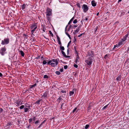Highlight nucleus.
Returning <instances> with one entry per match:
<instances>
[{
  "mask_svg": "<svg viewBox=\"0 0 129 129\" xmlns=\"http://www.w3.org/2000/svg\"><path fill=\"white\" fill-rule=\"evenodd\" d=\"M93 52L91 51L88 52V55L87 56V59L85 60V62L90 67L91 66L92 64L94 58Z\"/></svg>",
  "mask_w": 129,
  "mask_h": 129,
  "instance_id": "f257e3e1",
  "label": "nucleus"
},
{
  "mask_svg": "<svg viewBox=\"0 0 129 129\" xmlns=\"http://www.w3.org/2000/svg\"><path fill=\"white\" fill-rule=\"evenodd\" d=\"M59 61L58 59H52L49 61L47 62V63L48 64L50 63V64L52 67H54L57 65Z\"/></svg>",
  "mask_w": 129,
  "mask_h": 129,
  "instance_id": "f03ea898",
  "label": "nucleus"
},
{
  "mask_svg": "<svg viewBox=\"0 0 129 129\" xmlns=\"http://www.w3.org/2000/svg\"><path fill=\"white\" fill-rule=\"evenodd\" d=\"M52 10L51 9H47L46 13L47 20L49 21L51 20L52 16Z\"/></svg>",
  "mask_w": 129,
  "mask_h": 129,
  "instance_id": "7ed1b4c3",
  "label": "nucleus"
},
{
  "mask_svg": "<svg viewBox=\"0 0 129 129\" xmlns=\"http://www.w3.org/2000/svg\"><path fill=\"white\" fill-rule=\"evenodd\" d=\"M9 42V39L8 38L5 39L4 40L2 41L1 44L2 45L7 44Z\"/></svg>",
  "mask_w": 129,
  "mask_h": 129,
  "instance_id": "20e7f679",
  "label": "nucleus"
},
{
  "mask_svg": "<svg viewBox=\"0 0 129 129\" xmlns=\"http://www.w3.org/2000/svg\"><path fill=\"white\" fill-rule=\"evenodd\" d=\"M6 49L5 47H3L1 48L0 50V54H1L2 56H3L6 53L5 52L6 51Z\"/></svg>",
  "mask_w": 129,
  "mask_h": 129,
  "instance_id": "39448f33",
  "label": "nucleus"
},
{
  "mask_svg": "<svg viewBox=\"0 0 129 129\" xmlns=\"http://www.w3.org/2000/svg\"><path fill=\"white\" fill-rule=\"evenodd\" d=\"M79 57L78 55H77L76 56L75 63L76 64H78V63L79 62Z\"/></svg>",
  "mask_w": 129,
  "mask_h": 129,
  "instance_id": "423d86ee",
  "label": "nucleus"
},
{
  "mask_svg": "<svg viewBox=\"0 0 129 129\" xmlns=\"http://www.w3.org/2000/svg\"><path fill=\"white\" fill-rule=\"evenodd\" d=\"M91 4L92 6L95 7L96 6V3L94 0H93L91 2Z\"/></svg>",
  "mask_w": 129,
  "mask_h": 129,
  "instance_id": "0eeeda50",
  "label": "nucleus"
},
{
  "mask_svg": "<svg viewBox=\"0 0 129 129\" xmlns=\"http://www.w3.org/2000/svg\"><path fill=\"white\" fill-rule=\"evenodd\" d=\"M82 3L81 2H80L78 3H77L76 4L77 7L79 8H80L81 6H82Z\"/></svg>",
  "mask_w": 129,
  "mask_h": 129,
  "instance_id": "6e6552de",
  "label": "nucleus"
},
{
  "mask_svg": "<svg viewBox=\"0 0 129 129\" xmlns=\"http://www.w3.org/2000/svg\"><path fill=\"white\" fill-rule=\"evenodd\" d=\"M118 44H119V45L120 46L124 45L125 44V43L123 42L121 40L119 41Z\"/></svg>",
  "mask_w": 129,
  "mask_h": 129,
  "instance_id": "1a4fd4ad",
  "label": "nucleus"
},
{
  "mask_svg": "<svg viewBox=\"0 0 129 129\" xmlns=\"http://www.w3.org/2000/svg\"><path fill=\"white\" fill-rule=\"evenodd\" d=\"M42 29L43 31L44 32H45L46 30L45 26L43 25H42Z\"/></svg>",
  "mask_w": 129,
  "mask_h": 129,
  "instance_id": "9d476101",
  "label": "nucleus"
},
{
  "mask_svg": "<svg viewBox=\"0 0 129 129\" xmlns=\"http://www.w3.org/2000/svg\"><path fill=\"white\" fill-rule=\"evenodd\" d=\"M82 8H88L87 6L85 4H83L82 5Z\"/></svg>",
  "mask_w": 129,
  "mask_h": 129,
  "instance_id": "9b49d317",
  "label": "nucleus"
},
{
  "mask_svg": "<svg viewBox=\"0 0 129 129\" xmlns=\"http://www.w3.org/2000/svg\"><path fill=\"white\" fill-rule=\"evenodd\" d=\"M36 26H37L36 24H34L32 25L30 27V28L31 29H33Z\"/></svg>",
  "mask_w": 129,
  "mask_h": 129,
  "instance_id": "f8f14e48",
  "label": "nucleus"
},
{
  "mask_svg": "<svg viewBox=\"0 0 129 129\" xmlns=\"http://www.w3.org/2000/svg\"><path fill=\"white\" fill-rule=\"evenodd\" d=\"M61 52L63 54V55L64 57H68V56H67L66 55L65 53L63 51H61Z\"/></svg>",
  "mask_w": 129,
  "mask_h": 129,
  "instance_id": "ddd939ff",
  "label": "nucleus"
},
{
  "mask_svg": "<svg viewBox=\"0 0 129 129\" xmlns=\"http://www.w3.org/2000/svg\"><path fill=\"white\" fill-rule=\"evenodd\" d=\"M37 28V26H36L35 28H33V29H32L31 31V34H33L34 31H35V29H36Z\"/></svg>",
  "mask_w": 129,
  "mask_h": 129,
  "instance_id": "4468645a",
  "label": "nucleus"
},
{
  "mask_svg": "<svg viewBox=\"0 0 129 129\" xmlns=\"http://www.w3.org/2000/svg\"><path fill=\"white\" fill-rule=\"evenodd\" d=\"M126 38H124L123 37V38L121 39V40L122 41V42H124L125 44V42H125V41H126Z\"/></svg>",
  "mask_w": 129,
  "mask_h": 129,
  "instance_id": "2eb2a0df",
  "label": "nucleus"
},
{
  "mask_svg": "<svg viewBox=\"0 0 129 129\" xmlns=\"http://www.w3.org/2000/svg\"><path fill=\"white\" fill-rule=\"evenodd\" d=\"M37 84L36 83H35L33 85H30V88H32L33 87H34V86H36Z\"/></svg>",
  "mask_w": 129,
  "mask_h": 129,
  "instance_id": "dca6fc26",
  "label": "nucleus"
},
{
  "mask_svg": "<svg viewBox=\"0 0 129 129\" xmlns=\"http://www.w3.org/2000/svg\"><path fill=\"white\" fill-rule=\"evenodd\" d=\"M20 52L21 54V56H24V52H23V51L22 50H20Z\"/></svg>",
  "mask_w": 129,
  "mask_h": 129,
  "instance_id": "f3484780",
  "label": "nucleus"
},
{
  "mask_svg": "<svg viewBox=\"0 0 129 129\" xmlns=\"http://www.w3.org/2000/svg\"><path fill=\"white\" fill-rule=\"evenodd\" d=\"M120 46L119 45V44H117L116 45H115L113 47V49H114L116 47H118Z\"/></svg>",
  "mask_w": 129,
  "mask_h": 129,
  "instance_id": "a211bd4d",
  "label": "nucleus"
},
{
  "mask_svg": "<svg viewBox=\"0 0 129 129\" xmlns=\"http://www.w3.org/2000/svg\"><path fill=\"white\" fill-rule=\"evenodd\" d=\"M42 100H38L36 102V103L39 104H40V102Z\"/></svg>",
  "mask_w": 129,
  "mask_h": 129,
  "instance_id": "6ab92c4d",
  "label": "nucleus"
},
{
  "mask_svg": "<svg viewBox=\"0 0 129 129\" xmlns=\"http://www.w3.org/2000/svg\"><path fill=\"white\" fill-rule=\"evenodd\" d=\"M74 19V17H73V18H72V19L70 20L69 22L68 23V24H70L71 23V22Z\"/></svg>",
  "mask_w": 129,
  "mask_h": 129,
  "instance_id": "aec40b11",
  "label": "nucleus"
},
{
  "mask_svg": "<svg viewBox=\"0 0 129 129\" xmlns=\"http://www.w3.org/2000/svg\"><path fill=\"white\" fill-rule=\"evenodd\" d=\"M120 77H121L120 75H119L118 77H117L116 78V80L118 81H120Z\"/></svg>",
  "mask_w": 129,
  "mask_h": 129,
  "instance_id": "412c9836",
  "label": "nucleus"
},
{
  "mask_svg": "<svg viewBox=\"0 0 129 129\" xmlns=\"http://www.w3.org/2000/svg\"><path fill=\"white\" fill-rule=\"evenodd\" d=\"M74 93V92L73 91H70V96H71L73 95Z\"/></svg>",
  "mask_w": 129,
  "mask_h": 129,
  "instance_id": "4be33fe9",
  "label": "nucleus"
},
{
  "mask_svg": "<svg viewBox=\"0 0 129 129\" xmlns=\"http://www.w3.org/2000/svg\"><path fill=\"white\" fill-rule=\"evenodd\" d=\"M60 51H63V50H64V48L63 46H61L60 47Z\"/></svg>",
  "mask_w": 129,
  "mask_h": 129,
  "instance_id": "5701e85b",
  "label": "nucleus"
},
{
  "mask_svg": "<svg viewBox=\"0 0 129 129\" xmlns=\"http://www.w3.org/2000/svg\"><path fill=\"white\" fill-rule=\"evenodd\" d=\"M47 95V94L46 93H44V94H43L42 95L43 97L44 98H45L46 97Z\"/></svg>",
  "mask_w": 129,
  "mask_h": 129,
  "instance_id": "b1692460",
  "label": "nucleus"
},
{
  "mask_svg": "<svg viewBox=\"0 0 129 129\" xmlns=\"http://www.w3.org/2000/svg\"><path fill=\"white\" fill-rule=\"evenodd\" d=\"M49 76L47 75H45L43 77L44 79H48L49 78Z\"/></svg>",
  "mask_w": 129,
  "mask_h": 129,
  "instance_id": "393cba45",
  "label": "nucleus"
},
{
  "mask_svg": "<svg viewBox=\"0 0 129 129\" xmlns=\"http://www.w3.org/2000/svg\"><path fill=\"white\" fill-rule=\"evenodd\" d=\"M24 112H27L29 110V109L28 108H24Z\"/></svg>",
  "mask_w": 129,
  "mask_h": 129,
  "instance_id": "a878e982",
  "label": "nucleus"
},
{
  "mask_svg": "<svg viewBox=\"0 0 129 129\" xmlns=\"http://www.w3.org/2000/svg\"><path fill=\"white\" fill-rule=\"evenodd\" d=\"M109 54H107L105 55L104 58L105 59H107V57H109Z\"/></svg>",
  "mask_w": 129,
  "mask_h": 129,
  "instance_id": "bb28decb",
  "label": "nucleus"
},
{
  "mask_svg": "<svg viewBox=\"0 0 129 129\" xmlns=\"http://www.w3.org/2000/svg\"><path fill=\"white\" fill-rule=\"evenodd\" d=\"M27 5V4L25 5V4H24L21 6V8H25L26 7V6Z\"/></svg>",
  "mask_w": 129,
  "mask_h": 129,
  "instance_id": "cd10ccee",
  "label": "nucleus"
},
{
  "mask_svg": "<svg viewBox=\"0 0 129 129\" xmlns=\"http://www.w3.org/2000/svg\"><path fill=\"white\" fill-rule=\"evenodd\" d=\"M32 120H33V119L31 118H30L29 119L28 121H29V123H32L31 122L32 121Z\"/></svg>",
  "mask_w": 129,
  "mask_h": 129,
  "instance_id": "c85d7f7f",
  "label": "nucleus"
},
{
  "mask_svg": "<svg viewBox=\"0 0 129 129\" xmlns=\"http://www.w3.org/2000/svg\"><path fill=\"white\" fill-rule=\"evenodd\" d=\"M55 73L56 74L58 75H59L60 74V72L58 71H56Z\"/></svg>",
  "mask_w": 129,
  "mask_h": 129,
  "instance_id": "c756f323",
  "label": "nucleus"
},
{
  "mask_svg": "<svg viewBox=\"0 0 129 129\" xmlns=\"http://www.w3.org/2000/svg\"><path fill=\"white\" fill-rule=\"evenodd\" d=\"M66 34L68 36V37L70 39H71V37L70 36V35L67 32H66Z\"/></svg>",
  "mask_w": 129,
  "mask_h": 129,
  "instance_id": "7c9ffc66",
  "label": "nucleus"
},
{
  "mask_svg": "<svg viewBox=\"0 0 129 129\" xmlns=\"http://www.w3.org/2000/svg\"><path fill=\"white\" fill-rule=\"evenodd\" d=\"M24 106L23 105H22L20 107V109H22L23 108H24Z\"/></svg>",
  "mask_w": 129,
  "mask_h": 129,
  "instance_id": "2f4dec72",
  "label": "nucleus"
},
{
  "mask_svg": "<svg viewBox=\"0 0 129 129\" xmlns=\"http://www.w3.org/2000/svg\"><path fill=\"white\" fill-rule=\"evenodd\" d=\"M88 9H83V11L84 12H86L87 11Z\"/></svg>",
  "mask_w": 129,
  "mask_h": 129,
  "instance_id": "473e14b6",
  "label": "nucleus"
},
{
  "mask_svg": "<svg viewBox=\"0 0 129 129\" xmlns=\"http://www.w3.org/2000/svg\"><path fill=\"white\" fill-rule=\"evenodd\" d=\"M47 63V62L46 60H44L43 62V63L44 64H45Z\"/></svg>",
  "mask_w": 129,
  "mask_h": 129,
  "instance_id": "72a5a7b5",
  "label": "nucleus"
},
{
  "mask_svg": "<svg viewBox=\"0 0 129 129\" xmlns=\"http://www.w3.org/2000/svg\"><path fill=\"white\" fill-rule=\"evenodd\" d=\"M72 27V25H70L69 28H68V31H69L70 30V29Z\"/></svg>",
  "mask_w": 129,
  "mask_h": 129,
  "instance_id": "f704fd0d",
  "label": "nucleus"
},
{
  "mask_svg": "<svg viewBox=\"0 0 129 129\" xmlns=\"http://www.w3.org/2000/svg\"><path fill=\"white\" fill-rule=\"evenodd\" d=\"M58 44L60 45V46H61V42L60 40L58 41Z\"/></svg>",
  "mask_w": 129,
  "mask_h": 129,
  "instance_id": "c9c22d12",
  "label": "nucleus"
},
{
  "mask_svg": "<svg viewBox=\"0 0 129 129\" xmlns=\"http://www.w3.org/2000/svg\"><path fill=\"white\" fill-rule=\"evenodd\" d=\"M77 20L76 19H75L73 21V23H74L75 24L77 22Z\"/></svg>",
  "mask_w": 129,
  "mask_h": 129,
  "instance_id": "e433bc0d",
  "label": "nucleus"
},
{
  "mask_svg": "<svg viewBox=\"0 0 129 129\" xmlns=\"http://www.w3.org/2000/svg\"><path fill=\"white\" fill-rule=\"evenodd\" d=\"M49 34L51 35L52 36H53V34L52 33L51 31L50 30V31H49Z\"/></svg>",
  "mask_w": 129,
  "mask_h": 129,
  "instance_id": "4c0bfd02",
  "label": "nucleus"
},
{
  "mask_svg": "<svg viewBox=\"0 0 129 129\" xmlns=\"http://www.w3.org/2000/svg\"><path fill=\"white\" fill-rule=\"evenodd\" d=\"M128 36V34H126L125 36H124L123 37L124 38H126V39L127 38V37Z\"/></svg>",
  "mask_w": 129,
  "mask_h": 129,
  "instance_id": "58836bf2",
  "label": "nucleus"
},
{
  "mask_svg": "<svg viewBox=\"0 0 129 129\" xmlns=\"http://www.w3.org/2000/svg\"><path fill=\"white\" fill-rule=\"evenodd\" d=\"M108 105H109V104H108L106 105L105 106H104L103 107V109H106L107 108V107L108 106Z\"/></svg>",
  "mask_w": 129,
  "mask_h": 129,
  "instance_id": "ea45409f",
  "label": "nucleus"
},
{
  "mask_svg": "<svg viewBox=\"0 0 129 129\" xmlns=\"http://www.w3.org/2000/svg\"><path fill=\"white\" fill-rule=\"evenodd\" d=\"M89 125H88V124H87L85 126V128L86 129H87L89 127Z\"/></svg>",
  "mask_w": 129,
  "mask_h": 129,
  "instance_id": "a19ab883",
  "label": "nucleus"
},
{
  "mask_svg": "<svg viewBox=\"0 0 129 129\" xmlns=\"http://www.w3.org/2000/svg\"><path fill=\"white\" fill-rule=\"evenodd\" d=\"M74 67L76 68H78V65L77 64H74Z\"/></svg>",
  "mask_w": 129,
  "mask_h": 129,
  "instance_id": "79ce46f5",
  "label": "nucleus"
},
{
  "mask_svg": "<svg viewBox=\"0 0 129 129\" xmlns=\"http://www.w3.org/2000/svg\"><path fill=\"white\" fill-rule=\"evenodd\" d=\"M39 122H40L39 120H37L35 122V124H37Z\"/></svg>",
  "mask_w": 129,
  "mask_h": 129,
  "instance_id": "37998d69",
  "label": "nucleus"
},
{
  "mask_svg": "<svg viewBox=\"0 0 129 129\" xmlns=\"http://www.w3.org/2000/svg\"><path fill=\"white\" fill-rule=\"evenodd\" d=\"M68 68V66L67 65H65L64 66V69H66Z\"/></svg>",
  "mask_w": 129,
  "mask_h": 129,
  "instance_id": "c03bdc74",
  "label": "nucleus"
},
{
  "mask_svg": "<svg viewBox=\"0 0 129 129\" xmlns=\"http://www.w3.org/2000/svg\"><path fill=\"white\" fill-rule=\"evenodd\" d=\"M83 34H84V33L81 34H80V35H78V37H81Z\"/></svg>",
  "mask_w": 129,
  "mask_h": 129,
  "instance_id": "a18cd8bd",
  "label": "nucleus"
},
{
  "mask_svg": "<svg viewBox=\"0 0 129 129\" xmlns=\"http://www.w3.org/2000/svg\"><path fill=\"white\" fill-rule=\"evenodd\" d=\"M77 108H75L73 110V113L74 112H75V111L76 110H77Z\"/></svg>",
  "mask_w": 129,
  "mask_h": 129,
  "instance_id": "49530a36",
  "label": "nucleus"
},
{
  "mask_svg": "<svg viewBox=\"0 0 129 129\" xmlns=\"http://www.w3.org/2000/svg\"><path fill=\"white\" fill-rule=\"evenodd\" d=\"M61 92L62 93H66V91L65 90H62L61 91Z\"/></svg>",
  "mask_w": 129,
  "mask_h": 129,
  "instance_id": "de8ad7c7",
  "label": "nucleus"
},
{
  "mask_svg": "<svg viewBox=\"0 0 129 129\" xmlns=\"http://www.w3.org/2000/svg\"><path fill=\"white\" fill-rule=\"evenodd\" d=\"M71 41H70L68 43V45L67 46V47L68 48V47L69 46V44H70L71 43Z\"/></svg>",
  "mask_w": 129,
  "mask_h": 129,
  "instance_id": "09e8293b",
  "label": "nucleus"
},
{
  "mask_svg": "<svg viewBox=\"0 0 129 129\" xmlns=\"http://www.w3.org/2000/svg\"><path fill=\"white\" fill-rule=\"evenodd\" d=\"M79 31V29H76V30H75V31L77 33Z\"/></svg>",
  "mask_w": 129,
  "mask_h": 129,
  "instance_id": "8fccbe9b",
  "label": "nucleus"
},
{
  "mask_svg": "<svg viewBox=\"0 0 129 129\" xmlns=\"http://www.w3.org/2000/svg\"><path fill=\"white\" fill-rule=\"evenodd\" d=\"M57 39L58 41L60 40L59 37L58 36H57Z\"/></svg>",
  "mask_w": 129,
  "mask_h": 129,
  "instance_id": "3c124183",
  "label": "nucleus"
},
{
  "mask_svg": "<svg viewBox=\"0 0 129 129\" xmlns=\"http://www.w3.org/2000/svg\"><path fill=\"white\" fill-rule=\"evenodd\" d=\"M60 71L61 72H63V69H61L60 70Z\"/></svg>",
  "mask_w": 129,
  "mask_h": 129,
  "instance_id": "603ef678",
  "label": "nucleus"
},
{
  "mask_svg": "<svg viewBox=\"0 0 129 129\" xmlns=\"http://www.w3.org/2000/svg\"><path fill=\"white\" fill-rule=\"evenodd\" d=\"M61 98H60V97H59L57 99V100H58H58H59V101H60V100H61Z\"/></svg>",
  "mask_w": 129,
  "mask_h": 129,
  "instance_id": "864d4df0",
  "label": "nucleus"
},
{
  "mask_svg": "<svg viewBox=\"0 0 129 129\" xmlns=\"http://www.w3.org/2000/svg\"><path fill=\"white\" fill-rule=\"evenodd\" d=\"M67 26H68V25H67L66 26V28H65V33H66V30H67Z\"/></svg>",
  "mask_w": 129,
  "mask_h": 129,
  "instance_id": "5fc2aeb1",
  "label": "nucleus"
},
{
  "mask_svg": "<svg viewBox=\"0 0 129 129\" xmlns=\"http://www.w3.org/2000/svg\"><path fill=\"white\" fill-rule=\"evenodd\" d=\"M3 111V109L1 108H0V112H2Z\"/></svg>",
  "mask_w": 129,
  "mask_h": 129,
  "instance_id": "6e6d98bb",
  "label": "nucleus"
},
{
  "mask_svg": "<svg viewBox=\"0 0 129 129\" xmlns=\"http://www.w3.org/2000/svg\"><path fill=\"white\" fill-rule=\"evenodd\" d=\"M36 118L35 117H34L33 119H33V120L35 121L36 120Z\"/></svg>",
  "mask_w": 129,
  "mask_h": 129,
  "instance_id": "4d7b16f0",
  "label": "nucleus"
},
{
  "mask_svg": "<svg viewBox=\"0 0 129 129\" xmlns=\"http://www.w3.org/2000/svg\"><path fill=\"white\" fill-rule=\"evenodd\" d=\"M3 76V75L1 73H0V77H2Z\"/></svg>",
  "mask_w": 129,
  "mask_h": 129,
  "instance_id": "13d9d810",
  "label": "nucleus"
},
{
  "mask_svg": "<svg viewBox=\"0 0 129 129\" xmlns=\"http://www.w3.org/2000/svg\"><path fill=\"white\" fill-rule=\"evenodd\" d=\"M122 1V0H118V3H119V2H121V1Z\"/></svg>",
  "mask_w": 129,
  "mask_h": 129,
  "instance_id": "bf43d9fd",
  "label": "nucleus"
},
{
  "mask_svg": "<svg viewBox=\"0 0 129 129\" xmlns=\"http://www.w3.org/2000/svg\"><path fill=\"white\" fill-rule=\"evenodd\" d=\"M43 123V122L39 126V127H40L42 125V124Z\"/></svg>",
  "mask_w": 129,
  "mask_h": 129,
  "instance_id": "052dcab7",
  "label": "nucleus"
},
{
  "mask_svg": "<svg viewBox=\"0 0 129 129\" xmlns=\"http://www.w3.org/2000/svg\"><path fill=\"white\" fill-rule=\"evenodd\" d=\"M68 49L67 50V53H68H68H69V48H68Z\"/></svg>",
  "mask_w": 129,
  "mask_h": 129,
  "instance_id": "680f3d73",
  "label": "nucleus"
},
{
  "mask_svg": "<svg viewBox=\"0 0 129 129\" xmlns=\"http://www.w3.org/2000/svg\"><path fill=\"white\" fill-rule=\"evenodd\" d=\"M99 12H98V13H97V14H96V16H98L99 15Z\"/></svg>",
  "mask_w": 129,
  "mask_h": 129,
  "instance_id": "e2e57ef3",
  "label": "nucleus"
},
{
  "mask_svg": "<svg viewBox=\"0 0 129 129\" xmlns=\"http://www.w3.org/2000/svg\"><path fill=\"white\" fill-rule=\"evenodd\" d=\"M77 25H74V28H76V27H77Z\"/></svg>",
  "mask_w": 129,
  "mask_h": 129,
  "instance_id": "0e129e2a",
  "label": "nucleus"
},
{
  "mask_svg": "<svg viewBox=\"0 0 129 129\" xmlns=\"http://www.w3.org/2000/svg\"><path fill=\"white\" fill-rule=\"evenodd\" d=\"M30 126V125H29L28 126H27L26 127L28 128H29V126Z\"/></svg>",
  "mask_w": 129,
  "mask_h": 129,
  "instance_id": "69168bd1",
  "label": "nucleus"
},
{
  "mask_svg": "<svg viewBox=\"0 0 129 129\" xmlns=\"http://www.w3.org/2000/svg\"><path fill=\"white\" fill-rule=\"evenodd\" d=\"M44 37V38H45V39H47L48 40H49V39H48V38H46V37Z\"/></svg>",
  "mask_w": 129,
  "mask_h": 129,
  "instance_id": "338daca9",
  "label": "nucleus"
},
{
  "mask_svg": "<svg viewBox=\"0 0 129 129\" xmlns=\"http://www.w3.org/2000/svg\"><path fill=\"white\" fill-rule=\"evenodd\" d=\"M44 37V38H45V39H47L48 40H49V39H48V38H46V37Z\"/></svg>",
  "mask_w": 129,
  "mask_h": 129,
  "instance_id": "774afa93",
  "label": "nucleus"
}]
</instances>
